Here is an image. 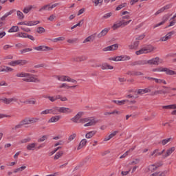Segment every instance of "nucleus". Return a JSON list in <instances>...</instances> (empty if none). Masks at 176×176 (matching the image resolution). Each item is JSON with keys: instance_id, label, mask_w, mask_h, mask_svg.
I'll return each mask as SVG.
<instances>
[{"instance_id": "6ab92c4d", "label": "nucleus", "mask_w": 176, "mask_h": 176, "mask_svg": "<svg viewBox=\"0 0 176 176\" xmlns=\"http://www.w3.org/2000/svg\"><path fill=\"white\" fill-rule=\"evenodd\" d=\"M50 109L51 114L58 116V113H60V107H54Z\"/></svg>"}, {"instance_id": "ddd939ff", "label": "nucleus", "mask_w": 176, "mask_h": 176, "mask_svg": "<svg viewBox=\"0 0 176 176\" xmlns=\"http://www.w3.org/2000/svg\"><path fill=\"white\" fill-rule=\"evenodd\" d=\"M175 151V146H172L170 147L169 148H168L166 152L164 153V154L163 155V157L164 158L166 157H168V156H171L173 152Z\"/></svg>"}, {"instance_id": "79ce46f5", "label": "nucleus", "mask_w": 176, "mask_h": 176, "mask_svg": "<svg viewBox=\"0 0 176 176\" xmlns=\"http://www.w3.org/2000/svg\"><path fill=\"white\" fill-rule=\"evenodd\" d=\"M19 26H12L10 29H9L8 32H19Z\"/></svg>"}, {"instance_id": "a18cd8bd", "label": "nucleus", "mask_w": 176, "mask_h": 176, "mask_svg": "<svg viewBox=\"0 0 176 176\" xmlns=\"http://www.w3.org/2000/svg\"><path fill=\"white\" fill-rule=\"evenodd\" d=\"M132 20L130 19L129 21H124V19L120 21L121 22V26L122 27H126V25H129V24H130V23H131Z\"/></svg>"}, {"instance_id": "423d86ee", "label": "nucleus", "mask_w": 176, "mask_h": 176, "mask_svg": "<svg viewBox=\"0 0 176 176\" xmlns=\"http://www.w3.org/2000/svg\"><path fill=\"white\" fill-rule=\"evenodd\" d=\"M27 64H28V60H16L8 63V65H10V67H17V65H27Z\"/></svg>"}, {"instance_id": "b1692460", "label": "nucleus", "mask_w": 176, "mask_h": 176, "mask_svg": "<svg viewBox=\"0 0 176 176\" xmlns=\"http://www.w3.org/2000/svg\"><path fill=\"white\" fill-rule=\"evenodd\" d=\"M56 79H58V80L60 82H68L69 76L64 75L57 76Z\"/></svg>"}, {"instance_id": "9d476101", "label": "nucleus", "mask_w": 176, "mask_h": 176, "mask_svg": "<svg viewBox=\"0 0 176 176\" xmlns=\"http://www.w3.org/2000/svg\"><path fill=\"white\" fill-rule=\"evenodd\" d=\"M34 49L37 52H49V50H53V48H50V47L46 45H40L38 47H35Z\"/></svg>"}, {"instance_id": "473e14b6", "label": "nucleus", "mask_w": 176, "mask_h": 176, "mask_svg": "<svg viewBox=\"0 0 176 176\" xmlns=\"http://www.w3.org/2000/svg\"><path fill=\"white\" fill-rule=\"evenodd\" d=\"M131 58L127 55L118 56V61H129Z\"/></svg>"}, {"instance_id": "f8f14e48", "label": "nucleus", "mask_w": 176, "mask_h": 176, "mask_svg": "<svg viewBox=\"0 0 176 176\" xmlns=\"http://www.w3.org/2000/svg\"><path fill=\"white\" fill-rule=\"evenodd\" d=\"M73 61L76 63H81V61H86L87 60V56L82 55L80 56H74L72 58Z\"/></svg>"}, {"instance_id": "ea45409f", "label": "nucleus", "mask_w": 176, "mask_h": 176, "mask_svg": "<svg viewBox=\"0 0 176 176\" xmlns=\"http://www.w3.org/2000/svg\"><path fill=\"white\" fill-rule=\"evenodd\" d=\"M102 2H104V0H92V3H94V6H101Z\"/></svg>"}, {"instance_id": "37998d69", "label": "nucleus", "mask_w": 176, "mask_h": 176, "mask_svg": "<svg viewBox=\"0 0 176 176\" xmlns=\"http://www.w3.org/2000/svg\"><path fill=\"white\" fill-rule=\"evenodd\" d=\"M126 6H127V3H122L117 6V8H116V10L117 11L122 10V9H123V8H126Z\"/></svg>"}, {"instance_id": "6e6552de", "label": "nucleus", "mask_w": 176, "mask_h": 176, "mask_svg": "<svg viewBox=\"0 0 176 176\" xmlns=\"http://www.w3.org/2000/svg\"><path fill=\"white\" fill-rule=\"evenodd\" d=\"M174 34H175L174 30L168 32L165 36L160 38V42H167V41H170Z\"/></svg>"}, {"instance_id": "2eb2a0df", "label": "nucleus", "mask_w": 176, "mask_h": 176, "mask_svg": "<svg viewBox=\"0 0 176 176\" xmlns=\"http://www.w3.org/2000/svg\"><path fill=\"white\" fill-rule=\"evenodd\" d=\"M168 19H170V16H168V14L164 15L162 18V21L155 25L153 26V28L154 29L157 28V27H160V25H163V24H164L166 21H168Z\"/></svg>"}, {"instance_id": "f257e3e1", "label": "nucleus", "mask_w": 176, "mask_h": 176, "mask_svg": "<svg viewBox=\"0 0 176 176\" xmlns=\"http://www.w3.org/2000/svg\"><path fill=\"white\" fill-rule=\"evenodd\" d=\"M83 115H85V112L80 111L76 115H75L73 118L70 119L72 123L79 124L81 123L84 124V127H90L91 126H95L98 123V120L96 118H82Z\"/></svg>"}, {"instance_id": "f704fd0d", "label": "nucleus", "mask_w": 176, "mask_h": 176, "mask_svg": "<svg viewBox=\"0 0 176 176\" xmlns=\"http://www.w3.org/2000/svg\"><path fill=\"white\" fill-rule=\"evenodd\" d=\"M35 148H36V143H30L26 146L28 151H35Z\"/></svg>"}, {"instance_id": "c85d7f7f", "label": "nucleus", "mask_w": 176, "mask_h": 176, "mask_svg": "<svg viewBox=\"0 0 176 176\" xmlns=\"http://www.w3.org/2000/svg\"><path fill=\"white\" fill-rule=\"evenodd\" d=\"M87 144V140L86 139H82L79 144L78 146L77 147V150L79 151L80 149H82V148H83V146H86V144Z\"/></svg>"}, {"instance_id": "49530a36", "label": "nucleus", "mask_w": 176, "mask_h": 176, "mask_svg": "<svg viewBox=\"0 0 176 176\" xmlns=\"http://www.w3.org/2000/svg\"><path fill=\"white\" fill-rule=\"evenodd\" d=\"M23 102L24 104H32V105H35V104H36V100L35 99H29Z\"/></svg>"}, {"instance_id": "6e6d98bb", "label": "nucleus", "mask_w": 176, "mask_h": 176, "mask_svg": "<svg viewBox=\"0 0 176 176\" xmlns=\"http://www.w3.org/2000/svg\"><path fill=\"white\" fill-rule=\"evenodd\" d=\"M27 168V166H21L20 168H17L16 169L14 170V173H19L23 171V170H25Z\"/></svg>"}, {"instance_id": "4be33fe9", "label": "nucleus", "mask_w": 176, "mask_h": 176, "mask_svg": "<svg viewBox=\"0 0 176 176\" xmlns=\"http://www.w3.org/2000/svg\"><path fill=\"white\" fill-rule=\"evenodd\" d=\"M50 3L45 4L39 8L38 12H50Z\"/></svg>"}, {"instance_id": "774afa93", "label": "nucleus", "mask_w": 176, "mask_h": 176, "mask_svg": "<svg viewBox=\"0 0 176 176\" xmlns=\"http://www.w3.org/2000/svg\"><path fill=\"white\" fill-rule=\"evenodd\" d=\"M47 135H43L38 140V142H43V141H46L47 140Z\"/></svg>"}, {"instance_id": "c03bdc74", "label": "nucleus", "mask_w": 176, "mask_h": 176, "mask_svg": "<svg viewBox=\"0 0 176 176\" xmlns=\"http://www.w3.org/2000/svg\"><path fill=\"white\" fill-rule=\"evenodd\" d=\"M63 155H64V153L63 151H59L56 153V154L54 157V160H58V159L62 157Z\"/></svg>"}, {"instance_id": "a878e982", "label": "nucleus", "mask_w": 176, "mask_h": 176, "mask_svg": "<svg viewBox=\"0 0 176 176\" xmlns=\"http://www.w3.org/2000/svg\"><path fill=\"white\" fill-rule=\"evenodd\" d=\"M109 32V28H107L103 29L98 35V38H102V36H105V35H107L108 34V32Z\"/></svg>"}, {"instance_id": "5701e85b", "label": "nucleus", "mask_w": 176, "mask_h": 176, "mask_svg": "<svg viewBox=\"0 0 176 176\" xmlns=\"http://www.w3.org/2000/svg\"><path fill=\"white\" fill-rule=\"evenodd\" d=\"M163 153H164V150H162L161 152H159V149H155L153 152H151L150 157H152V156L156 157V156H160L161 155H163Z\"/></svg>"}, {"instance_id": "603ef678", "label": "nucleus", "mask_w": 176, "mask_h": 176, "mask_svg": "<svg viewBox=\"0 0 176 176\" xmlns=\"http://www.w3.org/2000/svg\"><path fill=\"white\" fill-rule=\"evenodd\" d=\"M140 163V159H135L132 162H129L128 166H135Z\"/></svg>"}, {"instance_id": "dca6fc26", "label": "nucleus", "mask_w": 176, "mask_h": 176, "mask_svg": "<svg viewBox=\"0 0 176 176\" xmlns=\"http://www.w3.org/2000/svg\"><path fill=\"white\" fill-rule=\"evenodd\" d=\"M25 124H30V118H26L23 119L19 124L16 125L15 126V129H20L21 128V126H24Z\"/></svg>"}, {"instance_id": "9b49d317", "label": "nucleus", "mask_w": 176, "mask_h": 176, "mask_svg": "<svg viewBox=\"0 0 176 176\" xmlns=\"http://www.w3.org/2000/svg\"><path fill=\"white\" fill-rule=\"evenodd\" d=\"M118 49H119V45L114 44L103 48V52H112L114 50H118Z\"/></svg>"}, {"instance_id": "e433bc0d", "label": "nucleus", "mask_w": 176, "mask_h": 176, "mask_svg": "<svg viewBox=\"0 0 176 176\" xmlns=\"http://www.w3.org/2000/svg\"><path fill=\"white\" fill-rule=\"evenodd\" d=\"M137 93L138 94H145L146 93H151V89L145 88L143 89H138Z\"/></svg>"}, {"instance_id": "052dcab7", "label": "nucleus", "mask_w": 176, "mask_h": 176, "mask_svg": "<svg viewBox=\"0 0 176 176\" xmlns=\"http://www.w3.org/2000/svg\"><path fill=\"white\" fill-rule=\"evenodd\" d=\"M29 122L30 124H32V123H36L39 122V118H29Z\"/></svg>"}, {"instance_id": "393cba45", "label": "nucleus", "mask_w": 176, "mask_h": 176, "mask_svg": "<svg viewBox=\"0 0 176 176\" xmlns=\"http://www.w3.org/2000/svg\"><path fill=\"white\" fill-rule=\"evenodd\" d=\"M60 119H61V116H52L48 120V123H56V122H58V120H60Z\"/></svg>"}, {"instance_id": "2f4dec72", "label": "nucleus", "mask_w": 176, "mask_h": 176, "mask_svg": "<svg viewBox=\"0 0 176 176\" xmlns=\"http://www.w3.org/2000/svg\"><path fill=\"white\" fill-rule=\"evenodd\" d=\"M96 134H97V131H91L86 133L85 138H87L88 140L90 138H93V137H94Z\"/></svg>"}, {"instance_id": "412c9836", "label": "nucleus", "mask_w": 176, "mask_h": 176, "mask_svg": "<svg viewBox=\"0 0 176 176\" xmlns=\"http://www.w3.org/2000/svg\"><path fill=\"white\" fill-rule=\"evenodd\" d=\"M13 68L8 66H0V72H13Z\"/></svg>"}, {"instance_id": "20e7f679", "label": "nucleus", "mask_w": 176, "mask_h": 176, "mask_svg": "<svg viewBox=\"0 0 176 176\" xmlns=\"http://www.w3.org/2000/svg\"><path fill=\"white\" fill-rule=\"evenodd\" d=\"M153 72H165L166 75L173 76L176 75V72L170 68L160 67L152 69Z\"/></svg>"}, {"instance_id": "39448f33", "label": "nucleus", "mask_w": 176, "mask_h": 176, "mask_svg": "<svg viewBox=\"0 0 176 176\" xmlns=\"http://www.w3.org/2000/svg\"><path fill=\"white\" fill-rule=\"evenodd\" d=\"M0 102H3V104H6V105H10V104H13V102H19V98H17L16 96L8 98L2 97L0 98Z\"/></svg>"}, {"instance_id": "bb28decb", "label": "nucleus", "mask_w": 176, "mask_h": 176, "mask_svg": "<svg viewBox=\"0 0 176 176\" xmlns=\"http://www.w3.org/2000/svg\"><path fill=\"white\" fill-rule=\"evenodd\" d=\"M41 21H25V25L28 27H32L34 25H38Z\"/></svg>"}, {"instance_id": "7c9ffc66", "label": "nucleus", "mask_w": 176, "mask_h": 176, "mask_svg": "<svg viewBox=\"0 0 176 176\" xmlns=\"http://www.w3.org/2000/svg\"><path fill=\"white\" fill-rule=\"evenodd\" d=\"M140 43L138 41H135L133 43L128 45L130 50H135L138 47Z\"/></svg>"}, {"instance_id": "69168bd1", "label": "nucleus", "mask_w": 176, "mask_h": 176, "mask_svg": "<svg viewBox=\"0 0 176 176\" xmlns=\"http://www.w3.org/2000/svg\"><path fill=\"white\" fill-rule=\"evenodd\" d=\"M76 138V133H72L69 136L68 141L71 142V141H74V139Z\"/></svg>"}, {"instance_id": "4c0bfd02", "label": "nucleus", "mask_w": 176, "mask_h": 176, "mask_svg": "<svg viewBox=\"0 0 176 176\" xmlns=\"http://www.w3.org/2000/svg\"><path fill=\"white\" fill-rule=\"evenodd\" d=\"M102 69H113V66L110 65L108 63H103L101 66Z\"/></svg>"}, {"instance_id": "4468645a", "label": "nucleus", "mask_w": 176, "mask_h": 176, "mask_svg": "<svg viewBox=\"0 0 176 176\" xmlns=\"http://www.w3.org/2000/svg\"><path fill=\"white\" fill-rule=\"evenodd\" d=\"M163 89L155 91L153 94V96H157V94H166V93H168V87L164 86Z\"/></svg>"}, {"instance_id": "1a4fd4ad", "label": "nucleus", "mask_w": 176, "mask_h": 176, "mask_svg": "<svg viewBox=\"0 0 176 176\" xmlns=\"http://www.w3.org/2000/svg\"><path fill=\"white\" fill-rule=\"evenodd\" d=\"M15 36L17 38H28L30 41H35V38L33 36L24 32H18L15 34Z\"/></svg>"}, {"instance_id": "f3484780", "label": "nucleus", "mask_w": 176, "mask_h": 176, "mask_svg": "<svg viewBox=\"0 0 176 176\" xmlns=\"http://www.w3.org/2000/svg\"><path fill=\"white\" fill-rule=\"evenodd\" d=\"M60 108V113L69 114V113H72V112H74V110L69 107H62Z\"/></svg>"}, {"instance_id": "a19ab883", "label": "nucleus", "mask_w": 176, "mask_h": 176, "mask_svg": "<svg viewBox=\"0 0 176 176\" xmlns=\"http://www.w3.org/2000/svg\"><path fill=\"white\" fill-rule=\"evenodd\" d=\"M16 16L19 20H23L24 19V14L20 10L16 11Z\"/></svg>"}, {"instance_id": "680f3d73", "label": "nucleus", "mask_w": 176, "mask_h": 176, "mask_svg": "<svg viewBox=\"0 0 176 176\" xmlns=\"http://www.w3.org/2000/svg\"><path fill=\"white\" fill-rule=\"evenodd\" d=\"M58 100H60L62 102L68 101V98L66 96H62L61 95H58Z\"/></svg>"}, {"instance_id": "72a5a7b5", "label": "nucleus", "mask_w": 176, "mask_h": 176, "mask_svg": "<svg viewBox=\"0 0 176 176\" xmlns=\"http://www.w3.org/2000/svg\"><path fill=\"white\" fill-rule=\"evenodd\" d=\"M94 39H96V34H92V35L87 37L84 40L83 43H87V42H93V41H94Z\"/></svg>"}, {"instance_id": "7ed1b4c3", "label": "nucleus", "mask_w": 176, "mask_h": 176, "mask_svg": "<svg viewBox=\"0 0 176 176\" xmlns=\"http://www.w3.org/2000/svg\"><path fill=\"white\" fill-rule=\"evenodd\" d=\"M155 47H153L152 45H147L143 47L138 51L135 52V54L137 56H141V54H148V53H152L153 50H155Z\"/></svg>"}, {"instance_id": "4d7b16f0", "label": "nucleus", "mask_w": 176, "mask_h": 176, "mask_svg": "<svg viewBox=\"0 0 176 176\" xmlns=\"http://www.w3.org/2000/svg\"><path fill=\"white\" fill-rule=\"evenodd\" d=\"M12 13H13V11H10L8 12H6L4 16H3L0 20L1 21H3V20H5L6 19V17H8V16H10V14H12Z\"/></svg>"}, {"instance_id": "e2e57ef3", "label": "nucleus", "mask_w": 176, "mask_h": 176, "mask_svg": "<svg viewBox=\"0 0 176 176\" xmlns=\"http://www.w3.org/2000/svg\"><path fill=\"white\" fill-rule=\"evenodd\" d=\"M65 41V37H58L56 38H54L52 40V42H58V41Z\"/></svg>"}, {"instance_id": "cd10ccee", "label": "nucleus", "mask_w": 176, "mask_h": 176, "mask_svg": "<svg viewBox=\"0 0 176 176\" xmlns=\"http://www.w3.org/2000/svg\"><path fill=\"white\" fill-rule=\"evenodd\" d=\"M121 16H122V20H129L131 14H130V12L128 11H123L121 13Z\"/></svg>"}, {"instance_id": "de8ad7c7", "label": "nucleus", "mask_w": 176, "mask_h": 176, "mask_svg": "<svg viewBox=\"0 0 176 176\" xmlns=\"http://www.w3.org/2000/svg\"><path fill=\"white\" fill-rule=\"evenodd\" d=\"M157 168V165L156 164H151V165H149L148 167V170L151 172L155 171Z\"/></svg>"}, {"instance_id": "a211bd4d", "label": "nucleus", "mask_w": 176, "mask_h": 176, "mask_svg": "<svg viewBox=\"0 0 176 176\" xmlns=\"http://www.w3.org/2000/svg\"><path fill=\"white\" fill-rule=\"evenodd\" d=\"M32 9H36V6L31 5L28 6L23 8V12L25 14H28V13H30Z\"/></svg>"}, {"instance_id": "13d9d810", "label": "nucleus", "mask_w": 176, "mask_h": 176, "mask_svg": "<svg viewBox=\"0 0 176 176\" xmlns=\"http://www.w3.org/2000/svg\"><path fill=\"white\" fill-rule=\"evenodd\" d=\"M155 83H163L164 85H167V82L163 79L155 78Z\"/></svg>"}, {"instance_id": "f03ea898", "label": "nucleus", "mask_w": 176, "mask_h": 176, "mask_svg": "<svg viewBox=\"0 0 176 176\" xmlns=\"http://www.w3.org/2000/svg\"><path fill=\"white\" fill-rule=\"evenodd\" d=\"M16 78H23V82H34V83H38L39 79L37 78L35 75L31 74L30 73H25L24 72H19L16 74Z\"/></svg>"}, {"instance_id": "8fccbe9b", "label": "nucleus", "mask_w": 176, "mask_h": 176, "mask_svg": "<svg viewBox=\"0 0 176 176\" xmlns=\"http://www.w3.org/2000/svg\"><path fill=\"white\" fill-rule=\"evenodd\" d=\"M113 13L112 12H108V13H106L104 14L103 16H102V19L104 20H107L108 19H110V17H112Z\"/></svg>"}, {"instance_id": "c9c22d12", "label": "nucleus", "mask_w": 176, "mask_h": 176, "mask_svg": "<svg viewBox=\"0 0 176 176\" xmlns=\"http://www.w3.org/2000/svg\"><path fill=\"white\" fill-rule=\"evenodd\" d=\"M114 104H117V105H124L126 102H129V100H113Z\"/></svg>"}, {"instance_id": "c756f323", "label": "nucleus", "mask_w": 176, "mask_h": 176, "mask_svg": "<svg viewBox=\"0 0 176 176\" xmlns=\"http://www.w3.org/2000/svg\"><path fill=\"white\" fill-rule=\"evenodd\" d=\"M76 85L69 86L67 83H63L59 87L58 89H75Z\"/></svg>"}, {"instance_id": "338daca9", "label": "nucleus", "mask_w": 176, "mask_h": 176, "mask_svg": "<svg viewBox=\"0 0 176 176\" xmlns=\"http://www.w3.org/2000/svg\"><path fill=\"white\" fill-rule=\"evenodd\" d=\"M51 114L50 109L43 110L41 112V115H49Z\"/></svg>"}, {"instance_id": "bf43d9fd", "label": "nucleus", "mask_w": 176, "mask_h": 176, "mask_svg": "<svg viewBox=\"0 0 176 176\" xmlns=\"http://www.w3.org/2000/svg\"><path fill=\"white\" fill-rule=\"evenodd\" d=\"M170 141H171V138H169L167 139H164L161 141V144H162V145H167V144H168V142H170Z\"/></svg>"}, {"instance_id": "58836bf2", "label": "nucleus", "mask_w": 176, "mask_h": 176, "mask_svg": "<svg viewBox=\"0 0 176 176\" xmlns=\"http://www.w3.org/2000/svg\"><path fill=\"white\" fill-rule=\"evenodd\" d=\"M155 176H166L168 174V170H164L161 172H156L154 173Z\"/></svg>"}, {"instance_id": "09e8293b", "label": "nucleus", "mask_w": 176, "mask_h": 176, "mask_svg": "<svg viewBox=\"0 0 176 176\" xmlns=\"http://www.w3.org/2000/svg\"><path fill=\"white\" fill-rule=\"evenodd\" d=\"M120 27H122V23L120 21L119 22L114 23L112 28L115 30H118V28H120Z\"/></svg>"}, {"instance_id": "5fc2aeb1", "label": "nucleus", "mask_w": 176, "mask_h": 176, "mask_svg": "<svg viewBox=\"0 0 176 176\" xmlns=\"http://www.w3.org/2000/svg\"><path fill=\"white\" fill-rule=\"evenodd\" d=\"M44 32H46V30L43 28V27H38L36 29V33L37 34H43Z\"/></svg>"}, {"instance_id": "0e129e2a", "label": "nucleus", "mask_w": 176, "mask_h": 176, "mask_svg": "<svg viewBox=\"0 0 176 176\" xmlns=\"http://www.w3.org/2000/svg\"><path fill=\"white\" fill-rule=\"evenodd\" d=\"M30 141H31V138H27L21 140L19 142V144H26V142H30Z\"/></svg>"}, {"instance_id": "864d4df0", "label": "nucleus", "mask_w": 176, "mask_h": 176, "mask_svg": "<svg viewBox=\"0 0 176 176\" xmlns=\"http://www.w3.org/2000/svg\"><path fill=\"white\" fill-rule=\"evenodd\" d=\"M132 151H134V148H132L127 151L126 152H125L120 157V159H124V157L129 155V153L131 152Z\"/></svg>"}, {"instance_id": "aec40b11", "label": "nucleus", "mask_w": 176, "mask_h": 176, "mask_svg": "<svg viewBox=\"0 0 176 176\" xmlns=\"http://www.w3.org/2000/svg\"><path fill=\"white\" fill-rule=\"evenodd\" d=\"M146 64H148L147 60H140L132 63L131 65H146Z\"/></svg>"}, {"instance_id": "0eeeda50", "label": "nucleus", "mask_w": 176, "mask_h": 176, "mask_svg": "<svg viewBox=\"0 0 176 176\" xmlns=\"http://www.w3.org/2000/svg\"><path fill=\"white\" fill-rule=\"evenodd\" d=\"M147 63L149 65H159V64H163V59L155 57L147 60Z\"/></svg>"}, {"instance_id": "3c124183", "label": "nucleus", "mask_w": 176, "mask_h": 176, "mask_svg": "<svg viewBox=\"0 0 176 176\" xmlns=\"http://www.w3.org/2000/svg\"><path fill=\"white\" fill-rule=\"evenodd\" d=\"M48 100L51 101V102H54L58 100V95L48 97Z\"/></svg>"}]
</instances>
